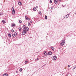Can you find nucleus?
Here are the masks:
<instances>
[{"label":"nucleus","instance_id":"9","mask_svg":"<svg viewBox=\"0 0 76 76\" xmlns=\"http://www.w3.org/2000/svg\"><path fill=\"white\" fill-rule=\"evenodd\" d=\"M12 14H15V10H12Z\"/></svg>","mask_w":76,"mask_h":76},{"label":"nucleus","instance_id":"28","mask_svg":"<svg viewBox=\"0 0 76 76\" xmlns=\"http://www.w3.org/2000/svg\"><path fill=\"white\" fill-rule=\"evenodd\" d=\"M11 32H14V30H13V29L11 30Z\"/></svg>","mask_w":76,"mask_h":76},{"label":"nucleus","instance_id":"21","mask_svg":"<svg viewBox=\"0 0 76 76\" xmlns=\"http://www.w3.org/2000/svg\"><path fill=\"white\" fill-rule=\"evenodd\" d=\"M14 9H15V7H12V10H14Z\"/></svg>","mask_w":76,"mask_h":76},{"label":"nucleus","instance_id":"10","mask_svg":"<svg viewBox=\"0 0 76 76\" xmlns=\"http://www.w3.org/2000/svg\"><path fill=\"white\" fill-rule=\"evenodd\" d=\"M2 23H3V24H4V23H6V21L4 20H2L1 21Z\"/></svg>","mask_w":76,"mask_h":76},{"label":"nucleus","instance_id":"18","mask_svg":"<svg viewBox=\"0 0 76 76\" xmlns=\"http://www.w3.org/2000/svg\"><path fill=\"white\" fill-rule=\"evenodd\" d=\"M12 37H13V38H15V37H16V36L14 34H12Z\"/></svg>","mask_w":76,"mask_h":76},{"label":"nucleus","instance_id":"20","mask_svg":"<svg viewBox=\"0 0 76 76\" xmlns=\"http://www.w3.org/2000/svg\"><path fill=\"white\" fill-rule=\"evenodd\" d=\"M60 45H61V46H63V45H64V44L63 43H61L60 44Z\"/></svg>","mask_w":76,"mask_h":76},{"label":"nucleus","instance_id":"27","mask_svg":"<svg viewBox=\"0 0 76 76\" xmlns=\"http://www.w3.org/2000/svg\"><path fill=\"white\" fill-rule=\"evenodd\" d=\"M28 63V61H26L25 62V64H26V63Z\"/></svg>","mask_w":76,"mask_h":76},{"label":"nucleus","instance_id":"24","mask_svg":"<svg viewBox=\"0 0 76 76\" xmlns=\"http://www.w3.org/2000/svg\"><path fill=\"white\" fill-rule=\"evenodd\" d=\"M45 19H46V20H47V15L45 16Z\"/></svg>","mask_w":76,"mask_h":76},{"label":"nucleus","instance_id":"7","mask_svg":"<svg viewBox=\"0 0 76 76\" xmlns=\"http://www.w3.org/2000/svg\"><path fill=\"white\" fill-rule=\"evenodd\" d=\"M25 29H25V31L26 30L27 31H28L29 30V28L28 27H26Z\"/></svg>","mask_w":76,"mask_h":76},{"label":"nucleus","instance_id":"25","mask_svg":"<svg viewBox=\"0 0 76 76\" xmlns=\"http://www.w3.org/2000/svg\"><path fill=\"white\" fill-rule=\"evenodd\" d=\"M22 68H20V71L22 72Z\"/></svg>","mask_w":76,"mask_h":76},{"label":"nucleus","instance_id":"6","mask_svg":"<svg viewBox=\"0 0 76 76\" xmlns=\"http://www.w3.org/2000/svg\"><path fill=\"white\" fill-rule=\"evenodd\" d=\"M69 16V14H67L64 17V18H67Z\"/></svg>","mask_w":76,"mask_h":76},{"label":"nucleus","instance_id":"42","mask_svg":"<svg viewBox=\"0 0 76 76\" xmlns=\"http://www.w3.org/2000/svg\"><path fill=\"white\" fill-rule=\"evenodd\" d=\"M1 15H3V14H2V13H1Z\"/></svg>","mask_w":76,"mask_h":76},{"label":"nucleus","instance_id":"1","mask_svg":"<svg viewBox=\"0 0 76 76\" xmlns=\"http://www.w3.org/2000/svg\"><path fill=\"white\" fill-rule=\"evenodd\" d=\"M25 29H24L23 28V31L22 32V34L23 35H25V34H26V30H25Z\"/></svg>","mask_w":76,"mask_h":76},{"label":"nucleus","instance_id":"38","mask_svg":"<svg viewBox=\"0 0 76 76\" xmlns=\"http://www.w3.org/2000/svg\"><path fill=\"white\" fill-rule=\"evenodd\" d=\"M45 64L43 65V66H42V67H44V66H45Z\"/></svg>","mask_w":76,"mask_h":76},{"label":"nucleus","instance_id":"29","mask_svg":"<svg viewBox=\"0 0 76 76\" xmlns=\"http://www.w3.org/2000/svg\"><path fill=\"white\" fill-rule=\"evenodd\" d=\"M39 15H41V12H39Z\"/></svg>","mask_w":76,"mask_h":76},{"label":"nucleus","instance_id":"8","mask_svg":"<svg viewBox=\"0 0 76 76\" xmlns=\"http://www.w3.org/2000/svg\"><path fill=\"white\" fill-rule=\"evenodd\" d=\"M18 29L19 30V31L21 32V31L22 30V27H19Z\"/></svg>","mask_w":76,"mask_h":76},{"label":"nucleus","instance_id":"36","mask_svg":"<svg viewBox=\"0 0 76 76\" xmlns=\"http://www.w3.org/2000/svg\"><path fill=\"white\" fill-rule=\"evenodd\" d=\"M68 67H70V65H69L68 66Z\"/></svg>","mask_w":76,"mask_h":76},{"label":"nucleus","instance_id":"44","mask_svg":"<svg viewBox=\"0 0 76 76\" xmlns=\"http://www.w3.org/2000/svg\"><path fill=\"white\" fill-rule=\"evenodd\" d=\"M14 34H15V35L16 36V35H15V33Z\"/></svg>","mask_w":76,"mask_h":76},{"label":"nucleus","instance_id":"13","mask_svg":"<svg viewBox=\"0 0 76 76\" xmlns=\"http://www.w3.org/2000/svg\"><path fill=\"white\" fill-rule=\"evenodd\" d=\"M61 43L64 44V43H65V40H64V39H63Z\"/></svg>","mask_w":76,"mask_h":76},{"label":"nucleus","instance_id":"12","mask_svg":"<svg viewBox=\"0 0 76 76\" xmlns=\"http://www.w3.org/2000/svg\"><path fill=\"white\" fill-rule=\"evenodd\" d=\"M3 76H8V74H7V73H5L3 74Z\"/></svg>","mask_w":76,"mask_h":76},{"label":"nucleus","instance_id":"3","mask_svg":"<svg viewBox=\"0 0 76 76\" xmlns=\"http://www.w3.org/2000/svg\"><path fill=\"white\" fill-rule=\"evenodd\" d=\"M43 54L44 56H47V55H48V54H47V52H46V51H44V52Z\"/></svg>","mask_w":76,"mask_h":76},{"label":"nucleus","instance_id":"16","mask_svg":"<svg viewBox=\"0 0 76 76\" xmlns=\"http://www.w3.org/2000/svg\"><path fill=\"white\" fill-rule=\"evenodd\" d=\"M11 26H12V27H14V26H15V24L14 23H13L12 24Z\"/></svg>","mask_w":76,"mask_h":76},{"label":"nucleus","instance_id":"39","mask_svg":"<svg viewBox=\"0 0 76 76\" xmlns=\"http://www.w3.org/2000/svg\"><path fill=\"white\" fill-rule=\"evenodd\" d=\"M16 73H18V71H16Z\"/></svg>","mask_w":76,"mask_h":76},{"label":"nucleus","instance_id":"31","mask_svg":"<svg viewBox=\"0 0 76 76\" xmlns=\"http://www.w3.org/2000/svg\"><path fill=\"white\" fill-rule=\"evenodd\" d=\"M50 3H52V1L51 0H50Z\"/></svg>","mask_w":76,"mask_h":76},{"label":"nucleus","instance_id":"23","mask_svg":"<svg viewBox=\"0 0 76 76\" xmlns=\"http://www.w3.org/2000/svg\"><path fill=\"white\" fill-rule=\"evenodd\" d=\"M19 22L20 23H22V20H19Z\"/></svg>","mask_w":76,"mask_h":76},{"label":"nucleus","instance_id":"34","mask_svg":"<svg viewBox=\"0 0 76 76\" xmlns=\"http://www.w3.org/2000/svg\"><path fill=\"white\" fill-rule=\"evenodd\" d=\"M30 23H32V21H30Z\"/></svg>","mask_w":76,"mask_h":76},{"label":"nucleus","instance_id":"32","mask_svg":"<svg viewBox=\"0 0 76 76\" xmlns=\"http://www.w3.org/2000/svg\"><path fill=\"white\" fill-rule=\"evenodd\" d=\"M27 18H28V17H27V16H26L25 17V19H26Z\"/></svg>","mask_w":76,"mask_h":76},{"label":"nucleus","instance_id":"15","mask_svg":"<svg viewBox=\"0 0 76 76\" xmlns=\"http://www.w3.org/2000/svg\"><path fill=\"white\" fill-rule=\"evenodd\" d=\"M33 10H34V11H36V10H37V9L36 8V7H34L33 8Z\"/></svg>","mask_w":76,"mask_h":76},{"label":"nucleus","instance_id":"37","mask_svg":"<svg viewBox=\"0 0 76 76\" xmlns=\"http://www.w3.org/2000/svg\"><path fill=\"white\" fill-rule=\"evenodd\" d=\"M39 60V59L38 58H37V60Z\"/></svg>","mask_w":76,"mask_h":76},{"label":"nucleus","instance_id":"11","mask_svg":"<svg viewBox=\"0 0 76 76\" xmlns=\"http://www.w3.org/2000/svg\"><path fill=\"white\" fill-rule=\"evenodd\" d=\"M48 53L49 55H52V54H53L51 51H49Z\"/></svg>","mask_w":76,"mask_h":76},{"label":"nucleus","instance_id":"2","mask_svg":"<svg viewBox=\"0 0 76 76\" xmlns=\"http://www.w3.org/2000/svg\"><path fill=\"white\" fill-rule=\"evenodd\" d=\"M57 59V56H53V60H56Z\"/></svg>","mask_w":76,"mask_h":76},{"label":"nucleus","instance_id":"19","mask_svg":"<svg viewBox=\"0 0 76 76\" xmlns=\"http://www.w3.org/2000/svg\"><path fill=\"white\" fill-rule=\"evenodd\" d=\"M8 36L9 38H10V37H11V34H10V33L8 34Z\"/></svg>","mask_w":76,"mask_h":76},{"label":"nucleus","instance_id":"14","mask_svg":"<svg viewBox=\"0 0 76 76\" xmlns=\"http://www.w3.org/2000/svg\"><path fill=\"white\" fill-rule=\"evenodd\" d=\"M25 25H23V29H25Z\"/></svg>","mask_w":76,"mask_h":76},{"label":"nucleus","instance_id":"40","mask_svg":"<svg viewBox=\"0 0 76 76\" xmlns=\"http://www.w3.org/2000/svg\"><path fill=\"white\" fill-rule=\"evenodd\" d=\"M75 15H76V12H75Z\"/></svg>","mask_w":76,"mask_h":76},{"label":"nucleus","instance_id":"33","mask_svg":"<svg viewBox=\"0 0 76 76\" xmlns=\"http://www.w3.org/2000/svg\"><path fill=\"white\" fill-rule=\"evenodd\" d=\"M28 18L27 17V18H26V20H28L27 19H28Z\"/></svg>","mask_w":76,"mask_h":76},{"label":"nucleus","instance_id":"43","mask_svg":"<svg viewBox=\"0 0 76 76\" xmlns=\"http://www.w3.org/2000/svg\"><path fill=\"white\" fill-rule=\"evenodd\" d=\"M36 7L37 8V7H38V6H37Z\"/></svg>","mask_w":76,"mask_h":76},{"label":"nucleus","instance_id":"4","mask_svg":"<svg viewBox=\"0 0 76 76\" xmlns=\"http://www.w3.org/2000/svg\"><path fill=\"white\" fill-rule=\"evenodd\" d=\"M58 2V0H54V3L56 4H57V3Z\"/></svg>","mask_w":76,"mask_h":76},{"label":"nucleus","instance_id":"45","mask_svg":"<svg viewBox=\"0 0 76 76\" xmlns=\"http://www.w3.org/2000/svg\"><path fill=\"white\" fill-rule=\"evenodd\" d=\"M62 6H63L62 5Z\"/></svg>","mask_w":76,"mask_h":76},{"label":"nucleus","instance_id":"30","mask_svg":"<svg viewBox=\"0 0 76 76\" xmlns=\"http://www.w3.org/2000/svg\"><path fill=\"white\" fill-rule=\"evenodd\" d=\"M15 36H17L18 35V34H17V33H16V32L15 33Z\"/></svg>","mask_w":76,"mask_h":76},{"label":"nucleus","instance_id":"26","mask_svg":"<svg viewBox=\"0 0 76 76\" xmlns=\"http://www.w3.org/2000/svg\"><path fill=\"white\" fill-rule=\"evenodd\" d=\"M52 10H53L54 9V7H51Z\"/></svg>","mask_w":76,"mask_h":76},{"label":"nucleus","instance_id":"35","mask_svg":"<svg viewBox=\"0 0 76 76\" xmlns=\"http://www.w3.org/2000/svg\"><path fill=\"white\" fill-rule=\"evenodd\" d=\"M30 20V18H28V19H27V20Z\"/></svg>","mask_w":76,"mask_h":76},{"label":"nucleus","instance_id":"41","mask_svg":"<svg viewBox=\"0 0 76 76\" xmlns=\"http://www.w3.org/2000/svg\"><path fill=\"white\" fill-rule=\"evenodd\" d=\"M59 1H61V0H58Z\"/></svg>","mask_w":76,"mask_h":76},{"label":"nucleus","instance_id":"17","mask_svg":"<svg viewBox=\"0 0 76 76\" xmlns=\"http://www.w3.org/2000/svg\"><path fill=\"white\" fill-rule=\"evenodd\" d=\"M51 48L53 50V51H54V48L52 46H51Z\"/></svg>","mask_w":76,"mask_h":76},{"label":"nucleus","instance_id":"22","mask_svg":"<svg viewBox=\"0 0 76 76\" xmlns=\"http://www.w3.org/2000/svg\"><path fill=\"white\" fill-rule=\"evenodd\" d=\"M28 26H31V23H28Z\"/></svg>","mask_w":76,"mask_h":76},{"label":"nucleus","instance_id":"5","mask_svg":"<svg viewBox=\"0 0 76 76\" xmlns=\"http://www.w3.org/2000/svg\"><path fill=\"white\" fill-rule=\"evenodd\" d=\"M18 4L19 5V6H22V2H20V1H18Z\"/></svg>","mask_w":76,"mask_h":76},{"label":"nucleus","instance_id":"46","mask_svg":"<svg viewBox=\"0 0 76 76\" xmlns=\"http://www.w3.org/2000/svg\"><path fill=\"white\" fill-rule=\"evenodd\" d=\"M62 6H63L62 5Z\"/></svg>","mask_w":76,"mask_h":76}]
</instances>
